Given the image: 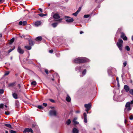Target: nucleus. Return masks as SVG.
Here are the masks:
<instances>
[{
  "label": "nucleus",
  "mask_w": 133,
  "mask_h": 133,
  "mask_svg": "<svg viewBox=\"0 0 133 133\" xmlns=\"http://www.w3.org/2000/svg\"><path fill=\"white\" fill-rule=\"evenodd\" d=\"M129 119L130 120H132L133 119V116L132 115H131L129 117Z\"/></svg>",
  "instance_id": "40"
},
{
  "label": "nucleus",
  "mask_w": 133,
  "mask_h": 133,
  "mask_svg": "<svg viewBox=\"0 0 133 133\" xmlns=\"http://www.w3.org/2000/svg\"><path fill=\"white\" fill-rule=\"evenodd\" d=\"M39 10L41 11V12H42V9H41L39 8Z\"/></svg>",
  "instance_id": "53"
},
{
  "label": "nucleus",
  "mask_w": 133,
  "mask_h": 133,
  "mask_svg": "<svg viewBox=\"0 0 133 133\" xmlns=\"http://www.w3.org/2000/svg\"><path fill=\"white\" fill-rule=\"evenodd\" d=\"M124 89L127 92H128L129 90V87L127 85H125L124 86Z\"/></svg>",
  "instance_id": "10"
},
{
  "label": "nucleus",
  "mask_w": 133,
  "mask_h": 133,
  "mask_svg": "<svg viewBox=\"0 0 133 133\" xmlns=\"http://www.w3.org/2000/svg\"><path fill=\"white\" fill-rule=\"evenodd\" d=\"M58 24V23H55L52 24V25L53 26V27H54V28H55L57 26Z\"/></svg>",
  "instance_id": "21"
},
{
  "label": "nucleus",
  "mask_w": 133,
  "mask_h": 133,
  "mask_svg": "<svg viewBox=\"0 0 133 133\" xmlns=\"http://www.w3.org/2000/svg\"><path fill=\"white\" fill-rule=\"evenodd\" d=\"M4 105L2 104H0V108H3V107Z\"/></svg>",
  "instance_id": "39"
},
{
  "label": "nucleus",
  "mask_w": 133,
  "mask_h": 133,
  "mask_svg": "<svg viewBox=\"0 0 133 133\" xmlns=\"http://www.w3.org/2000/svg\"><path fill=\"white\" fill-rule=\"evenodd\" d=\"M5 125L9 128H12V127L11 125H10V124H5Z\"/></svg>",
  "instance_id": "22"
},
{
  "label": "nucleus",
  "mask_w": 133,
  "mask_h": 133,
  "mask_svg": "<svg viewBox=\"0 0 133 133\" xmlns=\"http://www.w3.org/2000/svg\"><path fill=\"white\" fill-rule=\"evenodd\" d=\"M31 84L34 85H35L36 84V83L35 81H34L31 83Z\"/></svg>",
  "instance_id": "30"
},
{
  "label": "nucleus",
  "mask_w": 133,
  "mask_h": 133,
  "mask_svg": "<svg viewBox=\"0 0 133 133\" xmlns=\"http://www.w3.org/2000/svg\"><path fill=\"white\" fill-rule=\"evenodd\" d=\"M49 114L51 116H56V112L55 110H51L49 111Z\"/></svg>",
  "instance_id": "5"
},
{
  "label": "nucleus",
  "mask_w": 133,
  "mask_h": 133,
  "mask_svg": "<svg viewBox=\"0 0 133 133\" xmlns=\"http://www.w3.org/2000/svg\"><path fill=\"white\" fill-rule=\"evenodd\" d=\"M54 18L56 19H58L60 18L59 16L57 14H55L53 16Z\"/></svg>",
  "instance_id": "11"
},
{
  "label": "nucleus",
  "mask_w": 133,
  "mask_h": 133,
  "mask_svg": "<svg viewBox=\"0 0 133 133\" xmlns=\"http://www.w3.org/2000/svg\"><path fill=\"white\" fill-rule=\"evenodd\" d=\"M127 61H125L123 63V66L124 67L127 64Z\"/></svg>",
  "instance_id": "35"
},
{
  "label": "nucleus",
  "mask_w": 133,
  "mask_h": 133,
  "mask_svg": "<svg viewBox=\"0 0 133 133\" xmlns=\"http://www.w3.org/2000/svg\"><path fill=\"white\" fill-rule=\"evenodd\" d=\"M35 43L34 42L32 41V40H30L29 41V44L31 46L33 45Z\"/></svg>",
  "instance_id": "16"
},
{
  "label": "nucleus",
  "mask_w": 133,
  "mask_h": 133,
  "mask_svg": "<svg viewBox=\"0 0 133 133\" xmlns=\"http://www.w3.org/2000/svg\"><path fill=\"white\" fill-rule=\"evenodd\" d=\"M43 105L45 107H46L47 105V104L45 103H43Z\"/></svg>",
  "instance_id": "43"
},
{
  "label": "nucleus",
  "mask_w": 133,
  "mask_h": 133,
  "mask_svg": "<svg viewBox=\"0 0 133 133\" xmlns=\"http://www.w3.org/2000/svg\"><path fill=\"white\" fill-rule=\"evenodd\" d=\"M126 119L125 120V123H126Z\"/></svg>",
  "instance_id": "62"
},
{
  "label": "nucleus",
  "mask_w": 133,
  "mask_h": 133,
  "mask_svg": "<svg viewBox=\"0 0 133 133\" xmlns=\"http://www.w3.org/2000/svg\"><path fill=\"white\" fill-rule=\"evenodd\" d=\"M86 70L85 69H84V70L82 72V75H83V76H80L81 77H82L83 76L85 75V74H86Z\"/></svg>",
  "instance_id": "26"
},
{
  "label": "nucleus",
  "mask_w": 133,
  "mask_h": 133,
  "mask_svg": "<svg viewBox=\"0 0 133 133\" xmlns=\"http://www.w3.org/2000/svg\"><path fill=\"white\" fill-rule=\"evenodd\" d=\"M84 122L86 123L87 122V118H84Z\"/></svg>",
  "instance_id": "41"
},
{
  "label": "nucleus",
  "mask_w": 133,
  "mask_h": 133,
  "mask_svg": "<svg viewBox=\"0 0 133 133\" xmlns=\"http://www.w3.org/2000/svg\"><path fill=\"white\" fill-rule=\"evenodd\" d=\"M84 107L86 108L85 110H89L91 109V105L90 103L85 104L84 105Z\"/></svg>",
  "instance_id": "4"
},
{
  "label": "nucleus",
  "mask_w": 133,
  "mask_h": 133,
  "mask_svg": "<svg viewBox=\"0 0 133 133\" xmlns=\"http://www.w3.org/2000/svg\"><path fill=\"white\" fill-rule=\"evenodd\" d=\"M10 132L11 133H16V131L13 130H11L10 131Z\"/></svg>",
  "instance_id": "42"
},
{
  "label": "nucleus",
  "mask_w": 133,
  "mask_h": 133,
  "mask_svg": "<svg viewBox=\"0 0 133 133\" xmlns=\"http://www.w3.org/2000/svg\"><path fill=\"white\" fill-rule=\"evenodd\" d=\"M5 114L7 115H8L9 114V113L8 112H5Z\"/></svg>",
  "instance_id": "46"
},
{
  "label": "nucleus",
  "mask_w": 133,
  "mask_h": 133,
  "mask_svg": "<svg viewBox=\"0 0 133 133\" xmlns=\"http://www.w3.org/2000/svg\"><path fill=\"white\" fill-rule=\"evenodd\" d=\"M133 104V100L131 101L130 102H128L126 103L125 105V111H129L131 110V104Z\"/></svg>",
  "instance_id": "2"
},
{
  "label": "nucleus",
  "mask_w": 133,
  "mask_h": 133,
  "mask_svg": "<svg viewBox=\"0 0 133 133\" xmlns=\"http://www.w3.org/2000/svg\"><path fill=\"white\" fill-rule=\"evenodd\" d=\"M25 48L28 50H30L31 49V47L29 46H25Z\"/></svg>",
  "instance_id": "23"
},
{
  "label": "nucleus",
  "mask_w": 133,
  "mask_h": 133,
  "mask_svg": "<svg viewBox=\"0 0 133 133\" xmlns=\"http://www.w3.org/2000/svg\"><path fill=\"white\" fill-rule=\"evenodd\" d=\"M75 69L76 70H79V71L80 72L83 69L82 67L80 66H77L76 68Z\"/></svg>",
  "instance_id": "13"
},
{
  "label": "nucleus",
  "mask_w": 133,
  "mask_h": 133,
  "mask_svg": "<svg viewBox=\"0 0 133 133\" xmlns=\"http://www.w3.org/2000/svg\"><path fill=\"white\" fill-rule=\"evenodd\" d=\"M4 91L3 89L0 90V94H2L3 93Z\"/></svg>",
  "instance_id": "38"
},
{
  "label": "nucleus",
  "mask_w": 133,
  "mask_h": 133,
  "mask_svg": "<svg viewBox=\"0 0 133 133\" xmlns=\"http://www.w3.org/2000/svg\"><path fill=\"white\" fill-rule=\"evenodd\" d=\"M14 48L13 49H10L8 51V52L9 53L11 52L12 50H13L14 49Z\"/></svg>",
  "instance_id": "45"
},
{
  "label": "nucleus",
  "mask_w": 133,
  "mask_h": 133,
  "mask_svg": "<svg viewBox=\"0 0 133 133\" xmlns=\"http://www.w3.org/2000/svg\"><path fill=\"white\" fill-rule=\"evenodd\" d=\"M16 105L17 107H18L19 106V102L17 100H16L15 101Z\"/></svg>",
  "instance_id": "25"
},
{
  "label": "nucleus",
  "mask_w": 133,
  "mask_h": 133,
  "mask_svg": "<svg viewBox=\"0 0 133 133\" xmlns=\"http://www.w3.org/2000/svg\"><path fill=\"white\" fill-rule=\"evenodd\" d=\"M132 39L133 41V35L132 37Z\"/></svg>",
  "instance_id": "61"
},
{
  "label": "nucleus",
  "mask_w": 133,
  "mask_h": 133,
  "mask_svg": "<svg viewBox=\"0 0 133 133\" xmlns=\"http://www.w3.org/2000/svg\"><path fill=\"white\" fill-rule=\"evenodd\" d=\"M41 24V22L40 21L36 22L35 23V25L36 26H38Z\"/></svg>",
  "instance_id": "17"
},
{
  "label": "nucleus",
  "mask_w": 133,
  "mask_h": 133,
  "mask_svg": "<svg viewBox=\"0 0 133 133\" xmlns=\"http://www.w3.org/2000/svg\"><path fill=\"white\" fill-rule=\"evenodd\" d=\"M77 119V118H74L73 121V122L74 123V125H76L77 124H78L79 123L78 122L76 121V120Z\"/></svg>",
  "instance_id": "14"
},
{
  "label": "nucleus",
  "mask_w": 133,
  "mask_h": 133,
  "mask_svg": "<svg viewBox=\"0 0 133 133\" xmlns=\"http://www.w3.org/2000/svg\"><path fill=\"white\" fill-rule=\"evenodd\" d=\"M74 21V19L72 18H71L70 19H66V21L68 23L72 22Z\"/></svg>",
  "instance_id": "19"
},
{
  "label": "nucleus",
  "mask_w": 133,
  "mask_h": 133,
  "mask_svg": "<svg viewBox=\"0 0 133 133\" xmlns=\"http://www.w3.org/2000/svg\"><path fill=\"white\" fill-rule=\"evenodd\" d=\"M2 34H0V37H2Z\"/></svg>",
  "instance_id": "58"
},
{
  "label": "nucleus",
  "mask_w": 133,
  "mask_h": 133,
  "mask_svg": "<svg viewBox=\"0 0 133 133\" xmlns=\"http://www.w3.org/2000/svg\"><path fill=\"white\" fill-rule=\"evenodd\" d=\"M116 80L117 81L118 83V85H119V80H118V77H117L116 78Z\"/></svg>",
  "instance_id": "51"
},
{
  "label": "nucleus",
  "mask_w": 133,
  "mask_h": 133,
  "mask_svg": "<svg viewBox=\"0 0 133 133\" xmlns=\"http://www.w3.org/2000/svg\"><path fill=\"white\" fill-rule=\"evenodd\" d=\"M32 130L31 128H25L23 131V132L24 133H25L28 132H32Z\"/></svg>",
  "instance_id": "7"
},
{
  "label": "nucleus",
  "mask_w": 133,
  "mask_h": 133,
  "mask_svg": "<svg viewBox=\"0 0 133 133\" xmlns=\"http://www.w3.org/2000/svg\"><path fill=\"white\" fill-rule=\"evenodd\" d=\"M5 107H7V105H5Z\"/></svg>",
  "instance_id": "63"
},
{
  "label": "nucleus",
  "mask_w": 133,
  "mask_h": 133,
  "mask_svg": "<svg viewBox=\"0 0 133 133\" xmlns=\"http://www.w3.org/2000/svg\"><path fill=\"white\" fill-rule=\"evenodd\" d=\"M42 39V38L41 36H39L37 37L36 39V40L37 41H41Z\"/></svg>",
  "instance_id": "18"
},
{
  "label": "nucleus",
  "mask_w": 133,
  "mask_h": 133,
  "mask_svg": "<svg viewBox=\"0 0 133 133\" xmlns=\"http://www.w3.org/2000/svg\"><path fill=\"white\" fill-rule=\"evenodd\" d=\"M79 12L77 11L75 13H74L72 14V15L75 16H77Z\"/></svg>",
  "instance_id": "29"
},
{
  "label": "nucleus",
  "mask_w": 133,
  "mask_h": 133,
  "mask_svg": "<svg viewBox=\"0 0 133 133\" xmlns=\"http://www.w3.org/2000/svg\"><path fill=\"white\" fill-rule=\"evenodd\" d=\"M12 95L13 97L16 99H17L18 97H17V94L15 93H12Z\"/></svg>",
  "instance_id": "15"
},
{
  "label": "nucleus",
  "mask_w": 133,
  "mask_h": 133,
  "mask_svg": "<svg viewBox=\"0 0 133 133\" xmlns=\"http://www.w3.org/2000/svg\"><path fill=\"white\" fill-rule=\"evenodd\" d=\"M65 18H70V17H68V16H65Z\"/></svg>",
  "instance_id": "54"
},
{
  "label": "nucleus",
  "mask_w": 133,
  "mask_h": 133,
  "mask_svg": "<svg viewBox=\"0 0 133 133\" xmlns=\"http://www.w3.org/2000/svg\"><path fill=\"white\" fill-rule=\"evenodd\" d=\"M129 92L130 93L132 94V95H133V89H131L129 91Z\"/></svg>",
  "instance_id": "33"
},
{
  "label": "nucleus",
  "mask_w": 133,
  "mask_h": 133,
  "mask_svg": "<svg viewBox=\"0 0 133 133\" xmlns=\"http://www.w3.org/2000/svg\"><path fill=\"white\" fill-rule=\"evenodd\" d=\"M90 61L89 59L84 57H79L75 59L74 62L76 63H80L85 62H89Z\"/></svg>",
  "instance_id": "1"
},
{
  "label": "nucleus",
  "mask_w": 133,
  "mask_h": 133,
  "mask_svg": "<svg viewBox=\"0 0 133 133\" xmlns=\"http://www.w3.org/2000/svg\"><path fill=\"white\" fill-rule=\"evenodd\" d=\"M90 15H85L84 16V18H87L89 17Z\"/></svg>",
  "instance_id": "31"
},
{
  "label": "nucleus",
  "mask_w": 133,
  "mask_h": 133,
  "mask_svg": "<svg viewBox=\"0 0 133 133\" xmlns=\"http://www.w3.org/2000/svg\"><path fill=\"white\" fill-rule=\"evenodd\" d=\"M38 15L42 17L45 16L46 15V14H38Z\"/></svg>",
  "instance_id": "27"
},
{
  "label": "nucleus",
  "mask_w": 133,
  "mask_h": 133,
  "mask_svg": "<svg viewBox=\"0 0 133 133\" xmlns=\"http://www.w3.org/2000/svg\"><path fill=\"white\" fill-rule=\"evenodd\" d=\"M121 37L124 40H127V37L125 36L124 34L123 33H121Z\"/></svg>",
  "instance_id": "6"
},
{
  "label": "nucleus",
  "mask_w": 133,
  "mask_h": 133,
  "mask_svg": "<svg viewBox=\"0 0 133 133\" xmlns=\"http://www.w3.org/2000/svg\"><path fill=\"white\" fill-rule=\"evenodd\" d=\"M123 44V41L121 39H119L116 43L117 46L121 51L122 50Z\"/></svg>",
  "instance_id": "3"
},
{
  "label": "nucleus",
  "mask_w": 133,
  "mask_h": 133,
  "mask_svg": "<svg viewBox=\"0 0 133 133\" xmlns=\"http://www.w3.org/2000/svg\"><path fill=\"white\" fill-rule=\"evenodd\" d=\"M5 133H8V132L7 131H5Z\"/></svg>",
  "instance_id": "59"
},
{
  "label": "nucleus",
  "mask_w": 133,
  "mask_h": 133,
  "mask_svg": "<svg viewBox=\"0 0 133 133\" xmlns=\"http://www.w3.org/2000/svg\"><path fill=\"white\" fill-rule=\"evenodd\" d=\"M85 111H87V113H88V111L89 110H85Z\"/></svg>",
  "instance_id": "57"
},
{
  "label": "nucleus",
  "mask_w": 133,
  "mask_h": 133,
  "mask_svg": "<svg viewBox=\"0 0 133 133\" xmlns=\"http://www.w3.org/2000/svg\"><path fill=\"white\" fill-rule=\"evenodd\" d=\"M72 132L73 133H78L79 131L76 128H74L73 129Z\"/></svg>",
  "instance_id": "12"
},
{
  "label": "nucleus",
  "mask_w": 133,
  "mask_h": 133,
  "mask_svg": "<svg viewBox=\"0 0 133 133\" xmlns=\"http://www.w3.org/2000/svg\"><path fill=\"white\" fill-rule=\"evenodd\" d=\"M18 86L19 87V88H20V85L19 84H18Z\"/></svg>",
  "instance_id": "60"
},
{
  "label": "nucleus",
  "mask_w": 133,
  "mask_h": 133,
  "mask_svg": "<svg viewBox=\"0 0 133 133\" xmlns=\"http://www.w3.org/2000/svg\"><path fill=\"white\" fill-rule=\"evenodd\" d=\"M62 19L61 18L57 20H56V21H58L59 23H60L62 21Z\"/></svg>",
  "instance_id": "37"
},
{
  "label": "nucleus",
  "mask_w": 133,
  "mask_h": 133,
  "mask_svg": "<svg viewBox=\"0 0 133 133\" xmlns=\"http://www.w3.org/2000/svg\"><path fill=\"white\" fill-rule=\"evenodd\" d=\"M17 51L19 53L21 54H22L24 52V50L22 49L20 46H18Z\"/></svg>",
  "instance_id": "8"
},
{
  "label": "nucleus",
  "mask_w": 133,
  "mask_h": 133,
  "mask_svg": "<svg viewBox=\"0 0 133 133\" xmlns=\"http://www.w3.org/2000/svg\"><path fill=\"white\" fill-rule=\"evenodd\" d=\"M83 116L84 118H87V115L86 113H84L83 114Z\"/></svg>",
  "instance_id": "36"
},
{
  "label": "nucleus",
  "mask_w": 133,
  "mask_h": 133,
  "mask_svg": "<svg viewBox=\"0 0 133 133\" xmlns=\"http://www.w3.org/2000/svg\"><path fill=\"white\" fill-rule=\"evenodd\" d=\"M83 33V32L82 31H81L80 32V34H82V33Z\"/></svg>",
  "instance_id": "56"
},
{
  "label": "nucleus",
  "mask_w": 133,
  "mask_h": 133,
  "mask_svg": "<svg viewBox=\"0 0 133 133\" xmlns=\"http://www.w3.org/2000/svg\"><path fill=\"white\" fill-rule=\"evenodd\" d=\"M38 108L40 109H42L43 108L42 105H39L38 106Z\"/></svg>",
  "instance_id": "32"
},
{
  "label": "nucleus",
  "mask_w": 133,
  "mask_h": 133,
  "mask_svg": "<svg viewBox=\"0 0 133 133\" xmlns=\"http://www.w3.org/2000/svg\"><path fill=\"white\" fill-rule=\"evenodd\" d=\"M80 112V111H76V113H79Z\"/></svg>",
  "instance_id": "55"
},
{
  "label": "nucleus",
  "mask_w": 133,
  "mask_h": 133,
  "mask_svg": "<svg viewBox=\"0 0 133 133\" xmlns=\"http://www.w3.org/2000/svg\"><path fill=\"white\" fill-rule=\"evenodd\" d=\"M27 23V22L26 21H24L23 22L20 21L19 22V24L20 25H23L24 26L26 25Z\"/></svg>",
  "instance_id": "9"
},
{
  "label": "nucleus",
  "mask_w": 133,
  "mask_h": 133,
  "mask_svg": "<svg viewBox=\"0 0 133 133\" xmlns=\"http://www.w3.org/2000/svg\"><path fill=\"white\" fill-rule=\"evenodd\" d=\"M71 98L68 95L67 97L66 98V101L68 102H69L71 101Z\"/></svg>",
  "instance_id": "20"
},
{
  "label": "nucleus",
  "mask_w": 133,
  "mask_h": 133,
  "mask_svg": "<svg viewBox=\"0 0 133 133\" xmlns=\"http://www.w3.org/2000/svg\"><path fill=\"white\" fill-rule=\"evenodd\" d=\"M53 50H49V52L50 53H52L53 52Z\"/></svg>",
  "instance_id": "50"
},
{
  "label": "nucleus",
  "mask_w": 133,
  "mask_h": 133,
  "mask_svg": "<svg viewBox=\"0 0 133 133\" xmlns=\"http://www.w3.org/2000/svg\"><path fill=\"white\" fill-rule=\"evenodd\" d=\"M5 0H0V3H2L4 2Z\"/></svg>",
  "instance_id": "52"
},
{
  "label": "nucleus",
  "mask_w": 133,
  "mask_h": 133,
  "mask_svg": "<svg viewBox=\"0 0 133 133\" xmlns=\"http://www.w3.org/2000/svg\"><path fill=\"white\" fill-rule=\"evenodd\" d=\"M108 73H109V70H108Z\"/></svg>",
  "instance_id": "64"
},
{
  "label": "nucleus",
  "mask_w": 133,
  "mask_h": 133,
  "mask_svg": "<svg viewBox=\"0 0 133 133\" xmlns=\"http://www.w3.org/2000/svg\"><path fill=\"white\" fill-rule=\"evenodd\" d=\"M125 48L128 51H129L130 50V48L128 46H126L125 47Z\"/></svg>",
  "instance_id": "24"
},
{
  "label": "nucleus",
  "mask_w": 133,
  "mask_h": 133,
  "mask_svg": "<svg viewBox=\"0 0 133 133\" xmlns=\"http://www.w3.org/2000/svg\"><path fill=\"white\" fill-rule=\"evenodd\" d=\"M14 38H12L11 40V42H14Z\"/></svg>",
  "instance_id": "48"
},
{
  "label": "nucleus",
  "mask_w": 133,
  "mask_h": 133,
  "mask_svg": "<svg viewBox=\"0 0 133 133\" xmlns=\"http://www.w3.org/2000/svg\"><path fill=\"white\" fill-rule=\"evenodd\" d=\"M45 73L47 74H48V70H46V69H45Z\"/></svg>",
  "instance_id": "47"
},
{
  "label": "nucleus",
  "mask_w": 133,
  "mask_h": 133,
  "mask_svg": "<svg viewBox=\"0 0 133 133\" xmlns=\"http://www.w3.org/2000/svg\"><path fill=\"white\" fill-rule=\"evenodd\" d=\"M9 73V71H6L4 74V75L5 76H6L8 75Z\"/></svg>",
  "instance_id": "34"
},
{
  "label": "nucleus",
  "mask_w": 133,
  "mask_h": 133,
  "mask_svg": "<svg viewBox=\"0 0 133 133\" xmlns=\"http://www.w3.org/2000/svg\"><path fill=\"white\" fill-rule=\"evenodd\" d=\"M71 122L70 120L69 119H68L66 122V123L67 125H69Z\"/></svg>",
  "instance_id": "28"
},
{
  "label": "nucleus",
  "mask_w": 133,
  "mask_h": 133,
  "mask_svg": "<svg viewBox=\"0 0 133 133\" xmlns=\"http://www.w3.org/2000/svg\"><path fill=\"white\" fill-rule=\"evenodd\" d=\"M50 100L51 102L52 103H54L55 102L54 100L53 99H50Z\"/></svg>",
  "instance_id": "49"
},
{
  "label": "nucleus",
  "mask_w": 133,
  "mask_h": 133,
  "mask_svg": "<svg viewBox=\"0 0 133 133\" xmlns=\"http://www.w3.org/2000/svg\"><path fill=\"white\" fill-rule=\"evenodd\" d=\"M81 8L80 7L78 8V9L77 10V11L78 12H79L81 10Z\"/></svg>",
  "instance_id": "44"
}]
</instances>
